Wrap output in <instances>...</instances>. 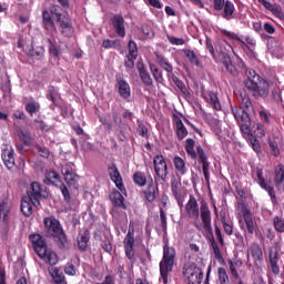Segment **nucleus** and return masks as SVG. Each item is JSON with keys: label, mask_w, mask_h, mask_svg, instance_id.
I'll use <instances>...</instances> for the list:
<instances>
[{"label": "nucleus", "mask_w": 284, "mask_h": 284, "mask_svg": "<svg viewBox=\"0 0 284 284\" xmlns=\"http://www.w3.org/2000/svg\"><path fill=\"white\" fill-rule=\"evenodd\" d=\"M184 212L186 219H190L193 227L197 230V232H206L210 234V243L213 250L214 257L216 261L221 262L223 260V253H221V248L219 247V243L214 240V233L212 231V211H210V205L202 200L199 207V201L194 195L189 196V201L184 206Z\"/></svg>", "instance_id": "obj_1"}, {"label": "nucleus", "mask_w": 284, "mask_h": 284, "mask_svg": "<svg viewBox=\"0 0 284 284\" xmlns=\"http://www.w3.org/2000/svg\"><path fill=\"white\" fill-rule=\"evenodd\" d=\"M240 99L241 106H231V112L236 123L240 125L241 132L250 136V134H252V119L250 118L247 110L252 108V100L246 93H241Z\"/></svg>", "instance_id": "obj_2"}, {"label": "nucleus", "mask_w": 284, "mask_h": 284, "mask_svg": "<svg viewBox=\"0 0 284 284\" xmlns=\"http://www.w3.org/2000/svg\"><path fill=\"white\" fill-rule=\"evenodd\" d=\"M29 241L32 244V247L38 254L39 258L43 261L47 265L54 266L59 263V256L57 253L50 248H48V243L45 239L39 233H33L29 235Z\"/></svg>", "instance_id": "obj_3"}, {"label": "nucleus", "mask_w": 284, "mask_h": 284, "mask_svg": "<svg viewBox=\"0 0 284 284\" xmlns=\"http://www.w3.org/2000/svg\"><path fill=\"white\" fill-rule=\"evenodd\" d=\"M194 148H196V150H194ZM184 150L187 156L192 159V161H196L199 158V163L202 165L205 183L206 185H210V162L207 161V155L205 154L203 146H201V144L196 146V141H194L192 138H189L184 142Z\"/></svg>", "instance_id": "obj_4"}, {"label": "nucleus", "mask_w": 284, "mask_h": 284, "mask_svg": "<svg viewBox=\"0 0 284 284\" xmlns=\"http://www.w3.org/2000/svg\"><path fill=\"white\" fill-rule=\"evenodd\" d=\"M43 223L47 236L53 239L60 250H64L65 245H68V236L65 231H63L61 222L54 216H49L43 219Z\"/></svg>", "instance_id": "obj_5"}, {"label": "nucleus", "mask_w": 284, "mask_h": 284, "mask_svg": "<svg viewBox=\"0 0 284 284\" xmlns=\"http://www.w3.org/2000/svg\"><path fill=\"white\" fill-rule=\"evenodd\" d=\"M253 79H256V71L250 70L248 78L244 81L245 88L248 90V92H251L254 99H267L272 82L262 79L260 83H256Z\"/></svg>", "instance_id": "obj_6"}, {"label": "nucleus", "mask_w": 284, "mask_h": 284, "mask_svg": "<svg viewBox=\"0 0 284 284\" xmlns=\"http://www.w3.org/2000/svg\"><path fill=\"white\" fill-rule=\"evenodd\" d=\"M176 256V252L173 247L164 246L163 247V257L160 262V274L163 280V283H168V274L172 272L174 267V257Z\"/></svg>", "instance_id": "obj_7"}, {"label": "nucleus", "mask_w": 284, "mask_h": 284, "mask_svg": "<svg viewBox=\"0 0 284 284\" xmlns=\"http://www.w3.org/2000/svg\"><path fill=\"white\" fill-rule=\"evenodd\" d=\"M215 50L217 53H215L214 61L216 63H222L226 70V72H230L231 74H236V67L232 64V58L230 54L225 51H223V44L221 42H217L215 44Z\"/></svg>", "instance_id": "obj_8"}, {"label": "nucleus", "mask_w": 284, "mask_h": 284, "mask_svg": "<svg viewBox=\"0 0 284 284\" xmlns=\"http://www.w3.org/2000/svg\"><path fill=\"white\" fill-rule=\"evenodd\" d=\"M183 276L187 284H201L203 281V271L195 263L183 266Z\"/></svg>", "instance_id": "obj_9"}, {"label": "nucleus", "mask_w": 284, "mask_h": 284, "mask_svg": "<svg viewBox=\"0 0 284 284\" xmlns=\"http://www.w3.org/2000/svg\"><path fill=\"white\" fill-rule=\"evenodd\" d=\"M57 14H61V7L53 6L51 7L50 11L44 10L42 12V23L44 30L50 32L51 34L57 31V26L54 24V19H57Z\"/></svg>", "instance_id": "obj_10"}, {"label": "nucleus", "mask_w": 284, "mask_h": 284, "mask_svg": "<svg viewBox=\"0 0 284 284\" xmlns=\"http://www.w3.org/2000/svg\"><path fill=\"white\" fill-rule=\"evenodd\" d=\"M256 176L260 187L267 192L268 196L271 197V202L273 203V205H276L278 201L276 200V191L274 190V184H272V180H266L265 176H263L262 168L256 169Z\"/></svg>", "instance_id": "obj_11"}, {"label": "nucleus", "mask_w": 284, "mask_h": 284, "mask_svg": "<svg viewBox=\"0 0 284 284\" xmlns=\"http://www.w3.org/2000/svg\"><path fill=\"white\" fill-rule=\"evenodd\" d=\"M153 165L155 174L159 179V181H162L165 183L168 181V162L165 161V158L163 155H155L153 158Z\"/></svg>", "instance_id": "obj_12"}, {"label": "nucleus", "mask_w": 284, "mask_h": 284, "mask_svg": "<svg viewBox=\"0 0 284 284\" xmlns=\"http://www.w3.org/2000/svg\"><path fill=\"white\" fill-rule=\"evenodd\" d=\"M55 14L62 37H72L74 34V27L72 26V19L70 16H63L62 13Z\"/></svg>", "instance_id": "obj_13"}, {"label": "nucleus", "mask_w": 284, "mask_h": 284, "mask_svg": "<svg viewBox=\"0 0 284 284\" xmlns=\"http://www.w3.org/2000/svg\"><path fill=\"white\" fill-rule=\"evenodd\" d=\"M202 98L204 101L215 110L216 112H221L223 110V106L221 105V100L219 99V93L214 91H205L202 93Z\"/></svg>", "instance_id": "obj_14"}, {"label": "nucleus", "mask_w": 284, "mask_h": 284, "mask_svg": "<svg viewBox=\"0 0 284 284\" xmlns=\"http://www.w3.org/2000/svg\"><path fill=\"white\" fill-rule=\"evenodd\" d=\"M134 229H129L128 234L123 240L125 256L129 260L134 258Z\"/></svg>", "instance_id": "obj_15"}, {"label": "nucleus", "mask_w": 284, "mask_h": 284, "mask_svg": "<svg viewBox=\"0 0 284 284\" xmlns=\"http://www.w3.org/2000/svg\"><path fill=\"white\" fill-rule=\"evenodd\" d=\"M61 171L69 187H74V190H77L79 187V175L74 172V170L65 165L62 166Z\"/></svg>", "instance_id": "obj_16"}, {"label": "nucleus", "mask_w": 284, "mask_h": 284, "mask_svg": "<svg viewBox=\"0 0 284 284\" xmlns=\"http://www.w3.org/2000/svg\"><path fill=\"white\" fill-rule=\"evenodd\" d=\"M273 181L277 192L280 194H283L284 192V165L283 164H277L274 168Z\"/></svg>", "instance_id": "obj_17"}, {"label": "nucleus", "mask_w": 284, "mask_h": 284, "mask_svg": "<svg viewBox=\"0 0 284 284\" xmlns=\"http://www.w3.org/2000/svg\"><path fill=\"white\" fill-rule=\"evenodd\" d=\"M41 192H43V189L41 187V184L39 182H32L31 183V191H28V196L34 205V207H39L41 205Z\"/></svg>", "instance_id": "obj_18"}, {"label": "nucleus", "mask_w": 284, "mask_h": 284, "mask_svg": "<svg viewBox=\"0 0 284 284\" xmlns=\"http://www.w3.org/2000/svg\"><path fill=\"white\" fill-rule=\"evenodd\" d=\"M116 84L115 88H118V92L121 97V99L128 100L130 99L132 94V90L130 89V83L123 79L121 75H116L115 78Z\"/></svg>", "instance_id": "obj_19"}, {"label": "nucleus", "mask_w": 284, "mask_h": 284, "mask_svg": "<svg viewBox=\"0 0 284 284\" xmlns=\"http://www.w3.org/2000/svg\"><path fill=\"white\" fill-rule=\"evenodd\" d=\"M156 63H159V65L165 70V72H168L169 81L174 83V81L179 79V77L174 74V67H172L169 59L163 55H156Z\"/></svg>", "instance_id": "obj_20"}, {"label": "nucleus", "mask_w": 284, "mask_h": 284, "mask_svg": "<svg viewBox=\"0 0 284 284\" xmlns=\"http://www.w3.org/2000/svg\"><path fill=\"white\" fill-rule=\"evenodd\" d=\"M241 212L246 225L247 233L251 235L254 234V231L256 230V223H254V217H252V212L245 204L242 205Z\"/></svg>", "instance_id": "obj_21"}, {"label": "nucleus", "mask_w": 284, "mask_h": 284, "mask_svg": "<svg viewBox=\"0 0 284 284\" xmlns=\"http://www.w3.org/2000/svg\"><path fill=\"white\" fill-rule=\"evenodd\" d=\"M112 26L118 37L122 39L125 37V19L121 14H115L112 18Z\"/></svg>", "instance_id": "obj_22"}, {"label": "nucleus", "mask_w": 284, "mask_h": 284, "mask_svg": "<svg viewBox=\"0 0 284 284\" xmlns=\"http://www.w3.org/2000/svg\"><path fill=\"white\" fill-rule=\"evenodd\" d=\"M145 201L148 203H154L156 201V195L159 194V186L154 185V180L150 176V182L148 187L143 191Z\"/></svg>", "instance_id": "obj_23"}, {"label": "nucleus", "mask_w": 284, "mask_h": 284, "mask_svg": "<svg viewBox=\"0 0 284 284\" xmlns=\"http://www.w3.org/2000/svg\"><path fill=\"white\" fill-rule=\"evenodd\" d=\"M112 203H113V209H112V214H116V209L122 207V210H126L128 206L125 205V197H123V194L119 191H113L111 196H110Z\"/></svg>", "instance_id": "obj_24"}, {"label": "nucleus", "mask_w": 284, "mask_h": 284, "mask_svg": "<svg viewBox=\"0 0 284 284\" xmlns=\"http://www.w3.org/2000/svg\"><path fill=\"white\" fill-rule=\"evenodd\" d=\"M171 192L179 207H183L185 199L183 197V192L181 191V182H179L178 180H173L171 182Z\"/></svg>", "instance_id": "obj_25"}, {"label": "nucleus", "mask_w": 284, "mask_h": 284, "mask_svg": "<svg viewBox=\"0 0 284 284\" xmlns=\"http://www.w3.org/2000/svg\"><path fill=\"white\" fill-rule=\"evenodd\" d=\"M173 123H175V132L179 141H183L187 136V129L181 118L176 114L173 115Z\"/></svg>", "instance_id": "obj_26"}, {"label": "nucleus", "mask_w": 284, "mask_h": 284, "mask_svg": "<svg viewBox=\"0 0 284 284\" xmlns=\"http://www.w3.org/2000/svg\"><path fill=\"white\" fill-rule=\"evenodd\" d=\"M136 68L142 83H144L146 88H150V85L153 84V81L152 75H150V72L148 71V68L143 63H138Z\"/></svg>", "instance_id": "obj_27"}, {"label": "nucleus", "mask_w": 284, "mask_h": 284, "mask_svg": "<svg viewBox=\"0 0 284 284\" xmlns=\"http://www.w3.org/2000/svg\"><path fill=\"white\" fill-rule=\"evenodd\" d=\"M78 250L80 252H88V245L90 243V231L80 232L77 237Z\"/></svg>", "instance_id": "obj_28"}, {"label": "nucleus", "mask_w": 284, "mask_h": 284, "mask_svg": "<svg viewBox=\"0 0 284 284\" xmlns=\"http://www.w3.org/2000/svg\"><path fill=\"white\" fill-rule=\"evenodd\" d=\"M234 12H236L234 2L226 0V4H224L223 9L221 10L222 19H225V21H232V19H234Z\"/></svg>", "instance_id": "obj_29"}, {"label": "nucleus", "mask_w": 284, "mask_h": 284, "mask_svg": "<svg viewBox=\"0 0 284 284\" xmlns=\"http://www.w3.org/2000/svg\"><path fill=\"white\" fill-rule=\"evenodd\" d=\"M1 158L8 170H12V168H14V150L4 149L2 151Z\"/></svg>", "instance_id": "obj_30"}, {"label": "nucleus", "mask_w": 284, "mask_h": 284, "mask_svg": "<svg viewBox=\"0 0 284 284\" xmlns=\"http://www.w3.org/2000/svg\"><path fill=\"white\" fill-rule=\"evenodd\" d=\"M229 270L231 275L235 278V281H239L240 276H239V270H241V267H243V260L241 258H235L234 261L229 260Z\"/></svg>", "instance_id": "obj_31"}, {"label": "nucleus", "mask_w": 284, "mask_h": 284, "mask_svg": "<svg viewBox=\"0 0 284 284\" xmlns=\"http://www.w3.org/2000/svg\"><path fill=\"white\" fill-rule=\"evenodd\" d=\"M49 274L54 284H67L63 271L58 267L49 268Z\"/></svg>", "instance_id": "obj_32"}, {"label": "nucleus", "mask_w": 284, "mask_h": 284, "mask_svg": "<svg viewBox=\"0 0 284 284\" xmlns=\"http://www.w3.org/2000/svg\"><path fill=\"white\" fill-rule=\"evenodd\" d=\"M173 165L179 174L182 176L187 174V166H185V160L183 158L175 155L173 158Z\"/></svg>", "instance_id": "obj_33"}, {"label": "nucleus", "mask_w": 284, "mask_h": 284, "mask_svg": "<svg viewBox=\"0 0 284 284\" xmlns=\"http://www.w3.org/2000/svg\"><path fill=\"white\" fill-rule=\"evenodd\" d=\"M20 210L23 216H32V200H30L28 196L22 197Z\"/></svg>", "instance_id": "obj_34"}, {"label": "nucleus", "mask_w": 284, "mask_h": 284, "mask_svg": "<svg viewBox=\"0 0 284 284\" xmlns=\"http://www.w3.org/2000/svg\"><path fill=\"white\" fill-rule=\"evenodd\" d=\"M182 52L192 65H195L196 68H201V60L199 59L194 50L183 49Z\"/></svg>", "instance_id": "obj_35"}, {"label": "nucleus", "mask_w": 284, "mask_h": 284, "mask_svg": "<svg viewBox=\"0 0 284 284\" xmlns=\"http://www.w3.org/2000/svg\"><path fill=\"white\" fill-rule=\"evenodd\" d=\"M248 252L254 261H263V248H261V245L256 243L251 244Z\"/></svg>", "instance_id": "obj_36"}, {"label": "nucleus", "mask_w": 284, "mask_h": 284, "mask_svg": "<svg viewBox=\"0 0 284 284\" xmlns=\"http://www.w3.org/2000/svg\"><path fill=\"white\" fill-rule=\"evenodd\" d=\"M221 34L223 37H226L231 41H239V43H241L242 48H247V44L245 43V41H243V39H241V37H239L235 32L227 31V30L223 29L221 31Z\"/></svg>", "instance_id": "obj_37"}, {"label": "nucleus", "mask_w": 284, "mask_h": 284, "mask_svg": "<svg viewBox=\"0 0 284 284\" xmlns=\"http://www.w3.org/2000/svg\"><path fill=\"white\" fill-rule=\"evenodd\" d=\"M133 182L135 183V185H138L139 187H145V185L148 184V178L145 176L144 173H142L141 171H136L133 174Z\"/></svg>", "instance_id": "obj_38"}, {"label": "nucleus", "mask_w": 284, "mask_h": 284, "mask_svg": "<svg viewBox=\"0 0 284 284\" xmlns=\"http://www.w3.org/2000/svg\"><path fill=\"white\" fill-rule=\"evenodd\" d=\"M24 110L30 114V116H34L37 112L41 111V104L37 101H31L26 104Z\"/></svg>", "instance_id": "obj_39"}, {"label": "nucleus", "mask_w": 284, "mask_h": 284, "mask_svg": "<svg viewBox=\"0 0 284 284\" xmlns=\"http://www.w3.org/2000/svg\"><path fill=\"white\" fill-rule=\"evenodd\" d=\"M61 95L59 94V91H57L53 85L49 87L47 92V99L51 101L52 105L57 106V99H59Z\"/></svg>", "instance_id": "obj_40"}, {"label": "nucleus", "mask_w": 284, "mask_h": 284, "mask_svg": "<svg viewBox=\"0 0 284 284\" xmlns=\"http://www.w3.org/2000/svg\"><path fill=\"white\" fill-rule=\"evenodd\" d=\"M27 54L29 57H33L34 59H41L43 54H45V49L43 47H36V48L29 49L27 51Z\"/></svg>", "instance_id": "obj_41"}, {"label": "nucleus", "mask_w": 284, "mask_h": 284, "mask_svg": "<svg viewBox=\"0 0 284 284\" xmlns=\"http://www.w3.org/2000/svg\"><path fill=\"white\" fill-rule=\"evenodd\" d=\"M176 88H179L180 92H182V94L185 97V99H190L192 97V93H190V91L187 90V87H185V83L183 82V80L181 79H175V81L173 82Z\"/></svg>", "instance_id": "obj_42"}, {"label": "nucleus", "mask_w": 284, "mask_h": 284, "mask_svg": "<svg viewBox=\"0 0 284 284\" xmlns=\"http://www.w3.org/2000/svg\"><path fill=\"white\" fill-rule=\"evenodd\" d=\"M217 278L220 284H230V275H227V270H225V267H220L217 270Z\"/></svg>", "instance_id": "obj_43"}, {"label": "nucleus", "mask_w": 284, "mask_h": 284, "mask_svg": "<svg viewBox=\"0 0 284 284\" xmlns=\"http://www.w3.org/2000/svg\"><path fill=\"white\" fill-rule=\"evenodd\" d=\"M18 136L24 145H32V133L30 131H20Z\"/></svg>", "instance_id": "obj_44"}, {"label": "nucleus", "mask_w": 284, "mask_h": 284, "mask_svg": "<svg viewBox=\"0 0 284 284\" xmlns=\"http://www.w3.org/2000/svg\"><path fill=\"white\" fill-rule=\"evenodd\" d=\"M205 48L210 52L212 59H216V54L219 52H216V44L215 45L212 44V38L206 37V39H205Z\"/></svg>", "instance_id": "obj_45"}, {"label": "nucleus", "mask_w": 284, "mask_h": 284, "mask_svg": "<svg viewBox=\"0 0 284 284\" xmlns=\"http://www.w3.org/2000/svg\"><path fill=\"white\" fill-rule=\"evenodd\" d=\"M109 174H110L111 181L113 182L121 181V173L119 172V169L116 168L115 164H113L112 166H109Z\"/></svg>", "instance_id": "obj_46"}, {"label": "nucleus", "mask_w": 284, "mask_h": 284, "mask_svg": "<svg viewBox=\"0 0 284 284\" xmlns=\"http://www.w3.org/2000/svg\"><path fill=\"white\" fill-rule=\"evenodd\" d=\"M34 149L42 159H50V149H48V146H42L36 143Z\"/></svg>", "instance_id": "obj_47"}, {"label": "nucleus", "mask_w": 284, "mask_h": 284, "mask_svg": "<svg viewBox=\"0 0 284 284\" xmlns=\"http://www.w3.org/2000/svg\"><path fill=\"white\" fill-rule=\"evenodd\" d=\"M273 225L275 227V230L280 233L283 234L284 233V219L281 216H275L273 220Z\"/></svg>", "instance_id": "obj_48"}, {"label": "nucleus", "mask_w": 284, "mask_h": 284, "mask_svg": "<svg viewBox=\"0 0 284 284\" xmlns=\"http://www.w3.org/2000/svg\"><path fill=\"white\" fill-rule=\"evenodd\" d=\"M129 48V57H133V59H136L139 57V48L136 47V42L133 40H130L128 43Z\"/></svg>", "instance_id": "obj_49"}, {"label": "nucleus", "mask_w": 284, "mask_h": 284, "mask_svg": "<svg viewBox=\"0 0 284 284\" xmlns=\"http://www.w3.org/2000/svg\"><path fill=\"white\" fill-rule=\"evenodd\" d=\"M150 70L158 83H163V73L159 71V68H156L154 64H150Z\"/></svg>", "instance_id": "obj_50"}, {"label": "nucleus", "mask_w": 284, "mask_h": 284, "mask_svg": "<svg viewBox=\"0 0 284 284\" xmlns=\"http://www.w3.org/2000/svg\"><path fill=\"white\" fill-rule=\"evenodd\" d=\"M222 225L227 236H232V234H234V224L232 222H227L225 219H222Z\"/></svg>", "instance_id": "obj_51"}, {"label": "nucleus", "mask_w": 284, "mask_h": 284, "mask_svg": "<svg viewBox=\"0 0 284 284\" xmlns=\"http://www.w3.org/2000/svg\"><path fill=\"white\" fill-rule=\"evenodd\" d=\"M59 179H60V176L58 175V173L55 171H49L45 173L44 183L47 185H50L52 183V180L59 181Z\"/></svg>", "instance_id": "obj_52"}, {"label": "nucleus", "mask_w": 284, "mask_h": 284, "mask_svg": "<svg viewBox=\"0 0 284 284\" xmlns=\"http://www.w3.org/2000/svg\"><path fill=\"white\" fill-rule=\"evenodd\" d=\"M10 212V209L8 207V204L6 203H1L0 204V219H2V221L4 223H8V214Z\"/></svg>", "instance_id": "obj_53"}, {"label": "nucleus", "mask_w": 284, "mask_h": 284, "mask_svg": "<svg viewBox=\"0 0 284 284\" xmlns=\"http://www.w3.org/2000/svg\"><path fill=\"white\" fill-rule=\"evenodd\" d=\"M160 221L163 232H168V215L163 209H160Z\"/></svg>", "instance_id": "obj_54"}, {"label": "nucleus", "mask_w": 284, "mask_h": 284, "mask_svg": "<svg viewBox=\"0 0 284 284\" xmlns=\"http://www.w3.org/2000/svg\"><path fill=\"white\" fill-rule=\"evenodd\" d=\"M271 12L272 14H274V17H276V19H280V21H284V12L281 6L275 4Z\"/></svg>", "instance_id": "obj_55"}, {"label": "nucleus", "mask_w": 284, "mask_h": 284, "mask_svg": "<svg viewBox=\"0 0 284 284\" xmlns=\"http://www.w3.org/2000/svg\"><path fill=\"white\" fill-rule=\"evenodd\" d=\"M60 191L62 193V196L65 203H70V201H72V196L70 195V190H68V186L65 184H61Z\"/></svg>", "instance_id": "obj_56"}, {"label": "nucleus", "mask_w": 284, "mask_h": 284, "mask_svg": "<svg viewBox=\"0 0 284 284\" xmlns=\"http://www.w3.org/2000/svg\"><path fill=\"white\" fill-rule=\"evenodd\" d=\"M268 145L272 150L273 156H280L281 155V149H278V143H276V141L268 140Z\"/></svg>", "instance_id": "obj_57"}, {"label": "nucleus", "mask_w": 284, "mask_h": 284, "mask_svg": "<svg viewBox=\"0 0 284 284\" xmlns=\"http://www.w3.org/2000/svg\"><path fill=\"white\" fill-rule=\"evenodd\" d=\"M148 132L150 131L148 130V126H145V124L140 123L138 125V134H140V136H143L144 139H150V134Z\"/></svg>", "instance_id": "obj_58"}, {"label": "nucleus", "mask_w": 284, "mask_h": 284, "mask_svg": "<svg viewBox=\"0 0 284 284\" xmlns=\"http://www.w3.org/2000/svg\"><path fill=\"white\" fill-rule=\"evenodd\" d=\"M226 3L227 0H213V8L216 12H221Z\"/></svg>", "instance_id": "obj_59"}, {"label": "nucleus", "mask_w": 284, "mask_h": 284, "mask_svg": "<svg viewBox=\"0 0 284 284\" xmlns=\"http://www.w3.org/2000/svg\"><path fill=\"white\" fill-rule=\"evenodd\" d=\"M141 30L144 37H154V31L149 24H142Z\"/></svg>", "instance_id": "obj_60"}, {"label": "nucleus", "mask_w": 284, "mask_h": 284, "mask_svg": "<svg viewBox=\"0 0 284 284\" xmlns=\"http://www.w3.org/2000/svg\"><path fill=\"white\" fill-rule=\"evenodd\" d=\"M102 48L110 50V48H116V40L105 39L102 41Z\"/></svg>", "instance_id": "obj_61"}, {"label": "nucleus", "mask_w": 284, "mask_h": 284, "mask_svg": "<svg viewBox=\"0 0 284 284\" xmlns=\"http://www.w3.org/2000/svg\"><path fill=\"white\" fill-rule=\"evenodd\" d=\"M49 43V53L52 54V57H59V51L57 50V47L54 45V42L52 39L48 40Z\"/></svg>", "instance_id": "obj_62"}, {"label": "nucleus", "mask_w": 284, "mask_h": 284, "mask_svg": "<svg viewBox=\"0 0 284 284\" xmlns=\"http://www.w3.org/2000/svg\"><path fill=\"white\" fill-rule=\"evenodd\" d=\"M255 134L256 136H260V138L265 136V129L263 126V123L261 122L256 123Z\"/></svg>", "instance_id": "obj_63"}, {"label": "nucleus", "mask_w": 284, "mask_h": 284, "mask_svg": "<svg viewBox=\"0 0 284 284\" xmlns=\"http://www.w3.org/2000/svg\"><path fill=\"white\" fill-rule=\"evenodd\" d=\"M101 247H102V250H104V252H108V254H110V252H112V243H110V240L102 241Z\"/></svg>", "instance_id": "obj_64"}]
</instances>
